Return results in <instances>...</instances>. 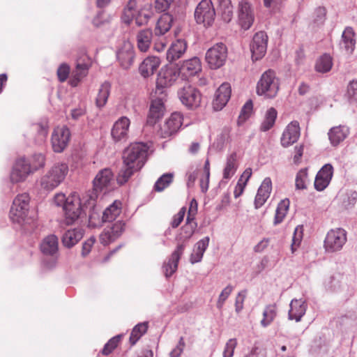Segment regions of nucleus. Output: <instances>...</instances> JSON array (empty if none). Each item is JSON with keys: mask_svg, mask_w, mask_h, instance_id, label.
Masks as SVG:
<instances>
[{"mask_svg": "<svg viewBox=\"0 0 357 357\" xmlns=\"http://www.w3.org/2000/svg\"><path fill=\"white\" fill-rule=\"evenodd\" d=\"M307 169L306 168L301 169L296 176V187L297 189L303 190L307 188Z\"/></svg>", "mask_w": 357, "mask_h": 357, "instance_id": "nucleus-52", "label": "nucleus"}, {"mask_svg": "<svg viewBox=\"0 0 357 357\" xmlns=\"http://www.w3.org/2000/svg\"><path fill=\"white\" fill-rule=\"evenodd\" d=\"M135 7L136 1L130 0L127 6L125 8L122 15V20L125 23L130 24L134 18L135 19V17L137 16Z\"/></svg>", "mask_w": 357, "mask_h": 357, "instance_id": "nucleus-48", "label": "nucleus"}, {"mask_svg": "<svg viewBox=\"0 0 357 357\" xmlns=\"http://www.w3.org/2000/svg\"><path fill=\"white\" fill-rule=\"evenodd\" d=\"M300 126L296 121H291L287 125L281 137V144L288 147L296 142L300 137Z\"/></svg>", "mask_w": 357, "mask_h": 357, "instance_id": "nucleus-20", "label": "nucleus"}, {"mask_svg": "<svg viewBox=\"0 0 357 357\" xmlns=\"http://www.w3.org/2000/svg\"><path fill=\"white\" fill-rule=\"evenodd\" d=\"M227 58V47L222 43H218L208 49L206 53V61L211 69L222 67Z\"/></svg>", "mask_w": 357, "mask_h": 357, "instance_id": "nucleus-9", "label": "nucleus"}, {"mask_svg": "<svg viewBox=\"0 0 357 357\" xmlns=\"http://www.w3.org/2000/svg\"><path fill=\"white\" fill-rule=\"evenodd\" d=\"M279 89V79L276 77L275 72L269 69L261 75L256 90L259 96L273 98L277 96Z\"/></svg>", "mask_w": 357, "mask_h": 357, "instance_id": "nucleus-3", "label": "nucleus"}, {"mask_svg": "<svg viewBox=\"0 0 357 357\" xmlns=\"http://www.w3.org/2000/svg\"><path fill=\"white\" fill-rule=\"evenodd\" d=\"M349 134V129L345 126H336L332 128L328 132V137L331 143L333 146L338 145L344 140Z\"/></svg>", "mask_w": 357, "mask_h": 357, "instance_id": "nucleus-37", "label": "nucleus"}, {"mask_svg": "<svg viewBox=\"0 0 357 357\" xmlns=\"http://www.w3.org/2000/svg\"><path fill=\"white\" fill-rule=\"evenodd\" d=\"M165 106L160 98H156L151 101L149 112L147 117V123L154 125L164 114Z\"/></svg>", "mask_w": 357, "mask_h": 357, "instance_id": "nucleus-28", "label": "nucleus"}, {"mask_svg": "<svg viewBox=\"0 0 357 357\" xmlns=\"http://www.w3.org/2000/svg\"><path fill=\"white\" fill-rule=\"evenodd\" d=\"M233 291V287L231 285L227 286L220 293L219 298L217 301V307L218 309H221L225 302V301L228 298L229 295L231 294Z\"/></svg>", "mask_w": 357, "mask_h": 357, "instance_id": "nucleus-57", "label": "nucleus"}, {"mask_svg": "<svg viewBox=\"0 0 357 357\" xmlns=\"http://www.w3.org/2000/svg\"><path fill=\"white\" fill-rule=\"evenodd\" d=\"M68 171V165L66 163L54 164L40 177L39 180L40 188L47 192L53 190L65 180Z\"/></svg>", "mask_w": 357, "mask_h": 357, "instance_id": "nucleus-2", "label": "nucleus"}, {"mask_svg": "<svg viewBox=\"0 0 357 357\" xmlns=\"http://www.w3.org/2000/svg\"><path fill=\"white\" fill-rule=\"evenodd\" d=\"M40 250L43 253L47 255H53L58 250V238L54 235L47 236L40 244Z\"/></svg>", "mask_w": 357, "mask_h": 357, "instance_id": "nucleus-39", "label": "nucleus"}, {"mask_svg": "<svg viewBox=\"0 0 357 357\" xmlns=\"http://www.w3.org/2000/svg\"><path fill=\"white\" fill-rule=\"evenodd\" d=\"M183 124V116L178 112H174L160 126L158 134L162 138H167L175 134Z\"/></svg>", "mask_w": 357, "mask_h": 357, "instance_id": "nucleus-15", "label": "nucleus"}, {"mask_svg": "<svg viewBox=\"0 0 357 357\" xmlns=\"http://www.w3.org/2000/svg\"><path fill=\"white\" fill-rule=\"evenodd\" d=\"M160 65V59L157 56H148L143 60L139 66L140 75L144 78L152 76Z\"/></svg>", "mask_w": 357, "mask_h": 357, "instance_id": "nucleus-26", "label": "nucleus"}, {"mask_svg": "<svg viewBox=\"0 0 357 357\" xmlns=\"http://www.w3.org/2000/svg\"><path fill=\"white\" fill-rule=\"evenodd\" d=\"M187 43L184 40L178 39L174 42L167 52V59L172 62L180 59L187 50Z\"/></svg>", "mask_w": 357, "mask_h": 357, "instance_id": "nucleus-29", "label": "nucleus"}, {"mask_svg": "<svg viewBox=\"0 0 357 357\" xmlns=\"http://www.w3.org/2000/svg\"><path fill=\"white\" fill-rule=\"evenodd\" d=\"M347 242V232L342 228L329 230L324 241V248L326 252L333 253L340 251Z\"/></svg>", "mask_w": 357, "mask_h": 357, "instance_id": "nucleus-7", "label": "nucleus"}, {"mask_svg": "<svg viewBox=\"0 0 357 357\" xmlns=\"http://www.w3.org/2000/svg\"><path fill=\"white\" fill-rule=\"evenodd\" d=\"M252 107L253 104L252 100H248L243 107L239 118L243 119L244 120L248 119L252 112Z\"/></svg>", "mask_w": 357, "mask_h": 357, "instance_id": "nucleus-63", "label": "nucleus"}, {"mask_svg": "<svg viewBox=\"0 0 357 357\" xmlns=\"http://www.w3.org/2000/svg\"><path fill=\"white\" fill-rule=\"evenodd\" d=\"M268 36L264 31L256 33L252 38L250 45V50L253 60H258L262 58L267 49Z\"/></svg>", "mask_w": 357, "mask_h": 357, "instance_id": "nucleus-17", "label": "nucleus"}, {"mask_svg": "<svg viewBox=\"0 0 357 357\" xmlns=\"http://www.w3.org/2000/svg\"><path fill=\"white\" fill-rule=\"evenodd\" d=\"M70 72V66L66 63H62L57 69V77L61 82H64L68 77Z\"/></svg>", "mask_w": 357, "mask_h": 357, "instance_id": "nucleus-56", "label": "nucleus"}, {"mask_svg": "<svg viewBox=\"0 0 357 357\" xmlns=\"http://www.w3.org/2000/svg\"><path fill=\"white\" fill-rule=\"evenodd\" d=\"M218 10L225 22H229L233 17V6L231 0H218Z\"/></svg>", "mask_w": 357, "mask_h": 357, "instance_id": "nucleus-40", "label": "nucleus"}, {"mask_svg": "<svg viewBox=\"0 0 357 357\" xmlns=\"http://www.w3.org/2000/svg\"><path fill=\"white\" fill-rule=\"evenodd\" d=\"M238 344L236 338H231L226 342L222 351L223 357H233Z\"/></svg>", "mask_w": 357, "mask_h": 357, "instance_id": "nucleus-55", "label": "nucleus"}, {"mask_svg": "<svg viewBox=\"0 0 357 357\" xmlns=\"http://www.w3.org/2000/svg\"><path fill=\"white\" fill-rule=\"evenodd\" d=\"M149 147L143 143L131 144L123 152V167L117 176L120 185L126 183L135 172L144 165Z\"/></svg>", "mask_w": 357, "mask_h": 357, "instance_id": "nucleus-1", "label": "nucleus"}, {"mask_svg": "<svg viewBox=\"0 0 357 357\" xmlns=\"http://www.w3.org/2000/svg\"><path fill=\"white\" fill-rule=\"evenodd\" d=\"M178 96L183 105L188 108L198 107L202 102V93L195 86L185 84L178 91Z\"/></svg>", "mask_w": 357, "mask_h": 357, "instance_id": "nucleus-10", "label": "nucleus"}, {"mask_svg": "<svg viewBox=\"0 0 357 357\" xmlns=\"http://www.w3.org/2000/svg\"><path fill=\"white\" fill-rule=\"evenodd\" d=\"M347 96L351 101H357V80H352L347 86Z\"/></svg>", "mask_w": 357, "mask_h": 357, "instance_id": "nucleus-58", "label": "nucleus"}, {"mask_svg": "<svg viewBox=\"0 0 357 357\" xmlns=\"http://www.w3.org/2000/svg\"><path fill=\"white\" fill-rule=\"evenodd\" d=\"M307 305L302 299H293L290 303V309L289 311V319H294L299 321L302 317L305 314Z\"/></svg>", "mask_w": 357, "mask_h": 357, "instance_id": "nucleus-30", "label": "nucleus"}, {"mask_svg": "<svg viewBox=\"0 0 357 357\" xmlns=\"http://www.w3.org/2000/svg\"><path fill=\"white\" fill-rule=\"evenodd\" d=\"M121 206L122 204L120 201L115 200L104 211L102 216V222H109L115 220L121 213Z\"/></svg>", "mask_w": 357, "mask_h": 357, "instance_id": "nucleus-35", "label": "nucleus"}, {"mask_svg": "<svg viewBox=\"0 0 357 357\" xmlns=\"http://www.w3.org/2000/svg\"><path fill=\"white\" fill-rule=\"evenodd\" d=\"M333 174V167L326 164L318 172L314 180V188L318 191L324 190L330 183Z\"/></svg>", "mask_w": 357, "mask_h": 357, "instance_id": "nucleus-24", "label": "nucleus"}, {"mask_svg": "<svg viewBox=\"0 0 357 357\" xmlns=\"http://www.w3.org/2000/svg\"><path fill=\"white\" fill-rule=\"evenodd\" d=\"M238 168L237 154L235 152L229 154L227 158L225 167L223 169V178L230 179L236 173Z\"/></svg>", "mask_w": 357, "mask_h": 357, "instance_id": "nucleus-38", "label": "nucleus"}, {"mask_svg": "<svg viewBox=\"0 0 357 357\" xmlns=\"http://www.w3.org/2000/svg\"><path fill=\"white\" fill-rule=\"evenodd\" d=\"M31 174L33 172L28 161L26 158H22L16 161L10 174V180L13 183L22 182Z\"/></svg>", "mask_w": 357, "mask_h": 357, "instance_id": "nucleus-19", "label": "nucleus"}, {"mask_svg": "<svg viewBox=\"0 0 357 357\" xmlns=\"http://www.w3.org/2000/svg\"><path fill=\"white\" fill-rule=\"evenodd\" d=\"M91 64V59L86 54V50L80 49L76 59L75 70L73 72L69 81L72 86H77L79 82L87 75Z\"/></svg>", "mask_w": 357, "mask_h": 357, "instance_id": "nucleus-6", "label": "nucleus"}, {"mask_svg": "<svg viewBox=\"0 0 357 357\" xmlns=\"http://www.w3.org/2000/svg\"><path fill=\"white\" fill-rule=\"evenodd\" d=\"M245 357H266V352L263 348L255 347Z\"/></svg>", "mask_w": 357, "mask_h": 357, "instance_id": "nucleus-64", "label": "nucleus"}, {"mask_svg": "<svg viewBox=\"0 0 357 357\" xmlns=\"http://www.w3.org/2000/svg\"><path fill=\"white\" fill-rule=\"evenodd\" d=\"M272 190V182L269 177L265 178L259 186L255 199L256 208L262 206L270 197Z\"/></svg>", "mask_w": 357, "mask_h": 357, "instance_id": "nucleus-27", "label": "nucleus"}, {"mask_svg": "<svg viewBox=\"0 0 357 357\" xmlns=\"http://www.w3.org/2000/svg\"><path fill=\"white\" fill-rule=\"evenodd\" d=\"M125 230V222L119 220L108 225L99 235V241L104 246L109 245L116 241Z\"/></svg>", "mask_w": 357, "mask_h": 357, "instance_id": "nucleus-13", "label": "nucleus"}, {"mask_svg": "<svg viewBox=\"0 0 357 357\" xmlns=\"http://www.w3.org/2000/svg\"><path fill=\"white\" fill-rule=\"evenodd\" d=\"M341 45L347 54L353 53L356 45L355 32L353 28L350 26L345 28L342 35Z\"/></svg>", "mask_w": 357, "mask_h": 357, "instance_id": "nucleus-32", "label": "nucleus"}, {"mask_svg": "<svg viewBox=\"0 0 357 357\" xmlns=\"http://www.w3.org/2000/svg\"><path fill=\"white\" fill-rule=\"evenodd\" d=\"M70 139V130L66 126L56 128L52 135V146L53 151L61 153L67 147Z\"/></svg>", "mask_w": 357, "mask_h": 357, "instance_id": "nucleus-14", "label": "nucleus"}, {"mask_svg": "<svg viewBox=\"0 0 357 357\" xmlns=\"http://www.w3.org/2000/svg\"><path fill=\"white\" fill-rule=\"evenodd\" d=\"M130 121L126 116L119 119L112 129V137L116 142L126 140L128 136Z\"/></svg>", "mask_w": 357, "mask_h": 357, "instance_id": "nucleus-22", "label": "nucleus"}, {"mask_svg": "<svg viewBox=\"0 0 357 357\" xmlns=\"http://www.w3.org/2000/svg\"><path fill=\"white\" fill-rule=\"evenodd\" d=\"M174 176V175L173 173H166L162 175L156 181L154 185V190L157 192L163 191L173 182Z\"/></svg>", "mask_w": 357, "mask_h": 357, "instance_id": "nucleus-44", "label": "nucleus"}, {"mask_svg": "<svg viewBox=\"0 0 357 357\" xmlns=\"http://www.w3.org/2000/svg\"><path fill=\"white\" fill-rule=\"evenodd\" d=\"M196 227L197 223L195 220H190V221L186 220L185 225L181 228L180 238L183 241L189 239L193 235Z\"/></svg>", "mask_w": 357, "mask_h": 357, "instance_id": "nucleus-50", "label": "nucleus"}, {"mask_svg": "<svg viewBox=\"0 0 357 357\" xmlns=\"http://www.w3.org/2000/svg\"><path fill=\"white\" fill-rule=\"evenodd\" d=\"M150 18V14L141 10L135 17V23L137 26H142L146 24Z\"/></svg>", "mask_w": 357, "mask_h": 357, "instance_id": "nucleus-61", "label": "nucleus"}, {"mask_svg": "<svg viewBox=\"0 0 357 357\" xmlns=\"http://www.w3.org/2000/svg\"><path fill=\"white\" fill-rule=\"evenodd\" d=\"M180 73L176 66H166L160 70L156 84L158 88L169 87L177 80Z\"/></svg>", "mask_w": 357, "mask_h": 357, "instance_id": "nucleus-16", "label": "nucleus"}, {"mask_svg": "<svg viewBox=\"0 0 357 357\" xmlns=\"http://www.w3.org/2000/svg\"><path fill=\"white\" fill-rule=\"evenodd\" d=\"M96 242V238L93 236H91L89 239H87L82 245V255L83 257L87 256L93 248L94 243Z\"/></svg>", "mask_w": 357, "mask_h": 357, "instance_id": "nucleus-62", "label": "nucleus"}, {"mask_svg": "<svg viewBox=\"0 0 357 357\" xmlns=\"http://www.w3.org/2000/svg\"><path fill=\"white\" fill-rule=\"evenodd\" d=\"M113 181L114 175L110 169H102L97 174L93 181L94 192L86 195V197H89V204L90 206H95L97 194L107 188Z\"/></svg>", "mask_w": 357, "mask_h": 357, "instance_id": "nucleus-8", "label": "nucleus"}, {"mask_svg": "<svg viewBox=\"0 0 357 357\" xmlns=\"http://www.w3.org/2000/svg\"><path fill=\"white\" fill-rule=\"evenodd\" d=\"M173 17L169 13H164L158 19L154 32L155 36H162L172 27Z\"/></svg>", "mask_w": 357, "mask_h": 357, "instance_id": "nucleus-36", "label": "nucleus"}, {"mask_svg": "<svg viewBox=\"0 0 357 357\" xmlns=\"http://www.w3.org/2000/svg\"><path fill=\"white\" fill-rule=\"evenodd\" d=\"M121 337V335H117L111 338L104 346L102 354L105 356L110 354L119 345Z\"/></svg>", "mask_w": 357, "mask_h": 357, "instance_id": "nucleus-54", "label": "nucleus"}, {"mask_svg": "<svg viewBox=\"0 0 357 357\" xmlns=\"http://www.w3.org/2000/svg\"><path fill=\"white\" fill-rule=\"evenodd\" d=\"M153 32L149 29L139 31L136 36L137 46L139 51L146 52L151 44Z\"/></svg>", "mask_w": 357, "mask_h": 357, "instance_id": "nucleus-31", "label": "nucleus"}, {"mask_svg": "<svg viewBox=\"0 0 357 357\" xmlns=\"http://www.w3.org/2000/svg\"><path fill=\"white\" fill-rule=\"evenodd\" d=\"M30 197L27 193L18 195L13 200L10 211V218L15 222H24L29 211Z\"/></svg>", "mask_w": 357, "mask_h": 357, "instance_id": "nucleus-5", "label": "nucleus"}, {"mask_svg": "<svg viewBox=\"0 0 357 357\" xmlns=\"http://www.w3.org/2000/svg\"><path fill=\"white\" fill-rule=\"evenodd\" d=\"M277 115L278 112L275 108H269L267 110L264 119L261 124L260 130L264 132L270 130L275 124Z\"/></svg>", "mask_w": 357, "mask_h": 357, "instance_id": "nucleus-43", "label": "nucleus"}, {"mask_svg": "<svg viewBox=\"0 0 357 357\" xmlns=\"http://www.w3.org/2000/svg\"><path fill=\"white\" fill-rule=\"evenodd\" d=\"M185 248V245L183 243L178 244L172 254L168 262L164 264L163 271L166 277H170L177 270L179 259Z\"/></svg>", "mask_w": 357, "mask_h": 357, "instance_id": "nucleus-25", "label": "nucleus"}, {"mask_svg": "<svg viewBox=\"0 0 357 357\" xmlns=\"http://www.w3.org/2000/svg\"><path fill=\"white\" fill-rule=\"evenodd\" d=\"M86 198V202L82 206V200L77 195L73 194L67 197L66 203L63 206L66 224H73L80 215L84 207H92L89 204V197H83L82 200Z\"/></svg>", "mask_w": 357, "mask_h": 357, "instance_id": "nucleus-4", "label": "nucleus"}, {"mask_svg": "<svg viewBox=\"0 0 357 357\" xmlns=\"http://www.w3.org/2000/svg\"><path fill=\"white\" fill-rule=\"evenodd\" d=\"M178 70L183 79L195 76L202 70L201 61L198 57H193L185 60Z\"/></svg>", "mask_w": 357, "mask_h": 357, "instance_id": "nucleus-23", "label": "nucleus"}, {"mask_svg": "<svg viewBox=\"0 0 357 357\" xmlns=\"http://www.w3.org/2000/svg\"><path fill=\"white\" fill-rule=\"evenodd\" d=\"M276 314L275 305H271L267 306L263 312V319L261 321V324L264 327H266L274 320Z\"/></svg>", "mask_w": 357, "mask_h": 357, "instance_id": "nucleus-49", "label": "nucleus"}, {"mask_svg": "<svg viewBox=\"0 0 357 357\" xmlns=\"http://www.w3.org/2000/svg\"><path fill=\"white\" fill-rule=\"evenodd\" d=\"M174 0H155V9L158 13L166 11L169 8Z\"/></svg>", "mask_w": 357, "mask_h": 357, "instance_id": "nucleus-59", "label": "nucleus"}, {"mask_svg": "<svg viewBox=\"0 0 357 357\" xmlns=\"http://www.w3.org/2000/svg\"><path fill=\"white\" fill-rule=\"evenodd\" d=\"M215 16V9L211 0H202L199 2L195 12V18L198 24L209 26L214 22Z\"/></svg>", "mask_w": 357, "mask_h": 357, "instance_id": "nucleus-11", "label": "nucleus"}, {"mask_svg": "<svg viewBox=\"0 0 357 357\" xmlns=\"http://www.w3.org/2000/svg\"><path fill=\"white\" fill-rule=\"evenodd\" d=\"M209 178H210V162L207 159L205 161V163L204 165L203 176L200 178V187H201L202 191L204 192H206L208 190Z\"/></svg>", "mask_w": 357, "mask_h": 357, "instance_id": "nucleus-51", "label": "nucleus"}, {"mask_svg": "<svg viewBox=\"0 0 357 357\" xmlns=\"http://www.w3.org/2000/svg\"><path fill=\"white\" fill-rule=\"evenodd\" d=\"M148 323L144 322L136 325L130 334V342L134 345L140 339V337L147 331Z\"/></svg>", "mask_w": 357, "mask_h": 357, "instance_id": "nucleus-46", "label": "nucleus"}, {"mask_svg": "<svg viewBox=\"0 0 357 357\" xmlns=\"http://www.w3.org/2000/svg\"><path fill=\"white\" fill-rule=\"evenodd\" d=\"M289 205L290 202L288 199H284L280 201L276 208L273 222L274 225H278L284 220L288 213Z\"/></svg>", "mask_w": 357, "mask_h": 357, "instance_id": "nucleus-41", "label": "nucleus"}, {"mask_svg": "<svg viewBox=\"0 0 357 357\" xmlns=\"http://www.w3.org/2000/svg\"><path fill=\"white\" fill-rule=\"evenodd\" d=\"M110 88L109 82H105L100 86L96 98V105L98 107H102L106 104L109 96Z\"/></svg>", "mask_w": 357, "mask_h": 357, "instance_id": "nucleus-45", "label": "nucleus"}, {"mask_svg": "<svg viewBox=\"0 0 357 357\" xmlns=\"http://www.w3.org/2000/svg\"><path fill=\"white\" fill-rule=\"evenodd\" d=\"M26 160L33 173L43 168L45 165V156L42 153L34 154L29 159H26Z\"/></svg>", "mask_w": 357, "mask_h": 357, "instance_id": "nucleus-47", "label": "nucleus"}, {"mask_svg": "<svg viewBox=\"0 0 357 357\" xmlns=\"http://www.w3.org/2000/svg\"><path fill=\"white\" fill-rule=\"evenodd\" d=\"M332 66V57L329 54H324L317 60L314 68L316 71L325 73L330 71Z\"/></svg>", "mask_w": 357, "mask_h": 357, "instance_id": "nucleus-42", "label": "nucleus"}, {"mask_svg": "<svg viewBox=\"0 0 357 357\" xmlns=\"http://www.w3.org/2000/svg\"><path fill=\"white\" fill-rule=\"evenodd\" d=\"M246 297V291L243 290L240 291L236 298L235 302V310L237 313H239L243 308V303Z\"/></svg>", "mask_w": 357, "mask_h": 357, "instance_id": "nucleus-60", "label": "nucleus"}, {"mask_svg": "<svg viewBox=\"0 0 357 357\" xmlns=\"http://www.w3.org/2000/svg\"><path fill=\"white\" fill-rule=\"evenodd\" d=\"M84 231L82 229L76 228L66 231L63 237V245L66 248H72L76 245L83 237Z\"/></svg>", "mask_w": 357, "mask_h": 357, "instance_id": "nucleus-33", "label": "nucleus"}, {"mask_svg": "<svg viewBox=\"0 0 357 357\" xmlns=\"http://www.w3.org/2000/svg\"><path fill=\"white\" fill-rule=\"evenodd\" d=\"M209 241V237L206 236L195 244L190 257V261L192 264L199 262L202 260L204 253L208 246Z\"/></svg>", "mask_w": 357, "mask_h": 357, "instance_id": "nucleus-34", "label": "nucleus"}, {"mask_svg": "<svg viewBox=\"0 0 357 357\" xmlns=\"http://www.w3.org/2000/svg\"><path fill=\"white\" fill-rule=\"evenodd\" d=\"M303 229L302 226H298L296 227L293 238L292 243L291 245V252L294 253L296 249L299 247L301 241L303 239Z\"/></svg>", "mask_w": 357, "mask_h": 357, "instance_id": "nucleus-53", "label": "nucleus"}, {"mask_svg": "<svg viewBox=\"0 0 357 357\" xmlns=\"http://www.w3.org/2000/svg\"><path fill=\"white\" fill-rule=\"evenodd\" d=\"M238 22L244 30L249 29L255 21L254 8L249 0H241L238 4Z\"/></svg>", "mask_w": 357, "mask_h": 357, "instance_id": "nucleus-12", "label": "nucleus"}, {"mask_svg": "<svg viewBox=\"0 0 357 357\" xmlns=\"http://www.w3.org/2000/svg\"><path fill=\"white\" fill-rule=\"evenodd\" d=\"M231 92V86L227 82H225L219 86L213 101V107L215 110H221L226 105L230 98Z\"/></svg>", "mask_w": 357, "mask_h": 357, "instance_id": "nucleus-21", "label": "nucleus"}, {"mask_svg": "<svg viewBox=\"0 0 357 357\" xmlns=\"http://www.w3.org/2000/svg\"><path fill=\"white\" fill-rule=\"evenodd\" d=\"M117 59L122 68H129L133 63L135 52L132 43L125 40L118 49L116 52Z\"/></svg>", "mask_w": 357, "mask_h": 357, "instance_id": "nucleus-18", "label": "nucleus"}]
</instances>
